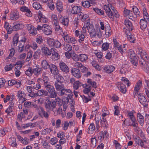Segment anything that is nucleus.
<instances>
[{
    "mask_svg": "<svg viewBox=\"0 0 149 149\" xmlns=\"http://www.w3.org/2000/svg\"><path fill=\"white\" fill-rule=\"evenodd\" d=\"M87 55L84 54H80L79 55V60L81 62H85L88 58Z\"/></svg>",
    "mask_w": 149,
    "mask_h": 149,
    "instance_id": "obj_29",
    "label": "nucleus"
},
{
    "mask_svg": "<svg viewBox=\"0 0 149 149\" xmlns=\"http://www.w3.org/2000/svg\"><path fill=\"white\" fill-rule=\"evenodd\" d=\"M27 28L29 33L34 36L37 33V31L36 28L30 24H28L27 25Z\"/></svg>",
    "mask_w": 149,
    "mask_h": 149,
    "instance_id": "obj_8",
    "label": "nucleus"
},
{
    "mask_svg": "<svg viewBox=\"0 0 149 149\" xmlns=\"http://www.w3.org/2000/svg\"><path fill=\"white\" fill-rule=\"evenodd\" d=\"M44 86L46 90V91L48 92V93H50L51 91L55 89L53 86L49 84H45Z\"/></svg>",
    "mask_w": 149,
    "mask_h": 149,
    "instance_id": "obj_31",
    "label": "nucleus"
},
{
    "mask_svg": "<svg viewBox=\"0 0 149 149\" xmlns=\"http://www.w3.org/2000/svg\"><path fill=\"white\" fill-rule=\"evenodd\" d=\"M137 118L141 125L143 126L144 122V118L143 116L141 113H138L137 115Z\"/></svg>",
    "mask_w": 149,
    "mask_h": 149,
    "instance_id": "obj_26",
    "label": "nucleus"
},
{
    "mask_svg": "<svg viewBox=\"0 0 149 149\" xmlns=\"http://www.w3.org/2000/svg\"><path fill=\"white\" fill-rule=\"evenodd\" d=\"M17 119L20 121L21 122L22 121V118H25V115L24 114V113L22 112H21L19 114L17 115Z\"/></svg>",
    "mask_w": 149,
    "mask_h": 149,
    "instance_id": "obj_52",
    "label": "nucleus"
},
{
    "mask_svg": "<svg viewBox=\"0 0 149 149\" xmlns=\"http://www.w3.org/2000/svg\"><path fill=\"white\" fill-rule=\"evenodd\" d=\"M88 31L91 36L94 37L96 36V33L94 27L92 26H90L88 28Z\"/></svg>",
    "mask_w": 149,
    "mask_h": 149,
    "instance_id": "obj_21",
    "label": "nucleus"
},
{
    "mask_svg": "<svg viewBox=\"0 0 149 149\" xmlns=\"http://www.w3.org/2000/svg\"><path fill=\"white\" fill-rule=\"evenodd\" d=\"M71 57L73 60L75 61H77L79 60L78 56L74 53H73L72 54Z\"/></svg>",
    "mask_w": 149,
    "mask_h": 149,
    "instance_id": "obj_62",
    "label": "nucleus"
},
{
    "mask_svg": "<svg viewBox=\"0 0 149 149\" xmlns=\"http://www.w3.org/2000/svg\"><path fill=\"white\" fill-rule=\"evenodd\" d=\"M74 65L76 68H80L81 72H84L87 70V68L80 62L75 63L74 64Z\"/></svg>",
    "mask_w": 149,
    "mask_h": 149,
    "instance_id": "obj_14",
    "label": "nucleus"
},
{
    "mask_svg": "<svg viewBox=\"0 0 149 149\" xmlns=\"http://www.w3.org/2000/svg\"><path fill=\"white\" fill-rule=\"evenodd\" d=\"M56 8L57 10L59 12H61L62 10V3L61 2H58L56 3Z\"/></svg>",
    "mask_w": 149,
    "mask_h": 149,
    "instance_id": "obj_50",
    "label": "nucleus"
},
{
    "mask_svg": "<svg viewBox=\"0 0 149 149\" xmlns=\"http://www.w3.org/2000/svg\"><path fill=\"white\" fill-rule=\"evenodd\" d=\"M52 130L49 128H46L43 130L42 132V135H46L49 133Z\"/></svg>",
    "mask_w": 149,
    "mask_h": 149,
    "instance_id": "obj_59",
    "label": "nucleus"
},
{
    "mask_svg": "<svg viewBox=\"0 0 149 149\" xmlns=\"http://www.w3.org/2000/svg\"><path fill=\"white\" fill-rule=\"evenodd\" d=\"M104 9L105 11L108 16L111 20H114V17L118 18L119 15L116 10H115L114 8L111 4H108L107 5H105L104 6Z\"/></svg>",
    "mask_w": 149,
    "mask_h": 149,
    "instance_id": "obj_1",
    "label": "nucleus"
},
{
    "mask_svg": "<svg viewBox=\"0 0 149 149\" xmlns=\"http://www.w3.org/2000/svg\"><path fill=\"white\" fill-rule=\"evenodd\" d=\"M32 69L31 68H29L25 72L26 74L29 77H31L33 73Z\"/></svg>",
    "mask_w": 149,
    "mask_h": 149,
    "instance_id": "obj_49",
    "label": "nucleus"
},
{
    "mask_svg": "<svg viewBox=\"0 0 149 149\" xmlns=\"http://www.w3.org/2000/svg\"><path fill=\"white\" fill-rule=\"evenodd\" d=\"M125 24L128 29H130L131 31L132 30V24L129 20H125Z\"/></svg>",
    "mask_w": 149,
    "mask_h": 149,
    "instance_id": "obj_35",
    "label": "nucleus"
},
{
    "mask_svg": "<svg viewBox=\"0 0 149 149\" xmlns=\"http://www.w3.org/2000/svg\"><path fill=\"white\" fill-rule=\"evenodd\" d=\"M59 20L61 23L65 26H67L68 25L69 21L68 18H64L61 17L59 18Z\"/></svg>",
    "mask_w": 149,
    "mask_h": 149,
    "instance_id": "obj_22",
    "label": "nucleus"
},
{
    "mask_svg": "<svg viewBox=\"0 0 149 149\" xmlns=\"http://www.w3.org/2000/svg\"><path fill=\"white\" fill-rule=\"evenodd\" d=\"M24 27V25L22 24H18L13 26V29L15 31H17L22 29Z\"/></svg>",
    "mask_w": 149,
    "mask_h": 149,
    "instance_id": "obj_36",
    "label": "nucleus"
},
{
    "mask_svg": "<svg viewBox=\"0 0 149 149\" xmlns=\"http://www.w3.org/2000/svg\"><path fill=\"white\" fill-rule=\"evenodd\" d=\"M49 93V97L50 98H56L57 96V93L55 89L52 90V91H51L50 93Z\"/></svg>",
    "mask_w": 149,
    "mask_h": 149,
    "instance_id": "obj_42",
    "label": "nucleus"
},
{
    "mask_svg": "<svg viewBox=\"0 0 149 149\" xmlns=\"http://www.w3.org/2000/svg\"><path fill=\"white\" fill-rule=\"evenodd\" d=\"M130 61L134 65L136 66L138 64V60L136 57L130 58Z\"/></svg>",
    "mask_w": 149,
    "mask_h": 149,
    "instance_id": "obj_48",
    "label": "nucleus"
},
{
    "mask_svg": "<svg viewBox=\"0 0 149 149\" xmlns=\"http://www.w3.org/2000/svg\"><path fill=\"white\" fill-rule=\"evenodd\" d=\"M47 102L45 103V108L48 111H52L54 112L56 106V102L54 101H51L49 99L47 100Z\"/></svg>",
    "mask_w": 149,
    "mask_h": 149,
    "instance_id": "obj_3",
    "label": "nucleus"
},
{
    "mask_svg": "<svg viewBox=\"0 0 149 149\" xmlns=\"http://www.w3.org/2000/svg\"><path fill=\"white\" fill-rule=\"evenodd\" d=\"M81 3L82 6L85 8H88L91 6L89 2L87 1H82Z\"/></svg>",
    "mask_w": 149,
    "mask_h": 149,
    "instance_id": "obj_43",
    "label": "nucleus"
},
{
    "mask_svg": "<svg viewBox=\"0 0 149 149\" xmlns=\"http://www.w3.org/2000/svg\"><path fill=\"white\" fill-rule=\"evenodd\" d=\"M26 41V39L25 37H23L21 39L18 41L19 47H24L25 43Z\"/></svg>",
    "mask_w": 149,
    "mask_h": 149,
    "instance_id": "obj_39",
    "label": "nucleus"
},
{
    "mask_svg": "<svg viewBox=\"0 0 149 149\" xmlns=\"http://www.w3.org/2000/svg\"><path fill=\"white\" fill-rule=\"evenodd\" d=\"M54 42L55 40L53 39L50 38L47 40L48 44L51 47L53 46Z\"/></svg>",
    "mask_w": 149,
    "mask_h": 149,
    "instance_id": "obj_63",
    "label": "nucleus"
},
{
    "mask_svg": "<svg viewBox=\"0 0 149 149\" xmlns=\"http://www.w3.org/2000/svg\"><path fill=\"white\" fill-rule=\"evenodd\" d=\"M58 94L60 96L66 97L68 101H69V99H71L72 96L73 95L70 90L68 89H65L64 88L61 91H59Z\"/></svg>",
    "mask_w": 149,
    "mask_h": 149,
    "instance_id": "obj_2",
    "label": "nucleus"
},
{
    "mask_svg": "<svg viewBox=\"0 0 149 149\" xmlns=\"http://www.w3.org/2000/svg\"><path fill=\"white\" fill-rule=\"evenodd\" d=\"M138 97L139 101L144 107H146L148 105L147 100L143 95L139 94L138 95Z\"/></svg>",
    "mask_w": 149,
    "mask_h": 149,
    "instance_id": "obj_5",
    "label": "nucleus"
},
{
    "mask_svg": "<svg viewBox=\"0 0 149 149\" xmlns=\"http://www.w3.org/2000/svg\"><path fill=\"white\" fill-rule=\"evenodd\" d=\"M56 49H54V50H52V58L54 60H57L59 58L58 54L56 51Z\"/></svg>",
    "mask_w": 149,
    "mask_h": 149,
    "instance_id": "obj_33",
    "label": "nucleus"
},
{
    "mask_svg": "<svg viewBox=\"0 0 149 149\" xmlns=\"http://www.w3.org/2000/svg\"><path fill=\"white\" fill-rule=\"evenodd\" d=\"M100 124L103 127H106L107 124V122L105 118H103L101 119L100 121Z\"/></svg>",
    "mask_w": 149,
    "mask_h": 149,
    "instance_id": "obj_55",
    "label": "nucleus"
},
{
    "mask_svg": "<svg viewBox=\"0 0 149 149\" xmlns=\"http://www.w3.org/2000/svg\"><path fill=\"white\" fill-rule=\"evenodd\" d=\"M10 17L11 19L13 20H15L19 17V13L15 11L12 12L10 15Z\"/></svg>",
    "mask_w": 149,
    "mask_h": 149,
    "instance_id": "obj_20",
    "label": "nucleus"
},
{
    "mask_svg": "<svg viewBox=\"0 0 149 149\" xmlns=\"http://www.w3.org/2000/svg\"><path fill=\"white\" fill-rule=\"evenodd\" d=\"M128 56L130 58L136 57L135 53L132 49H130L128 52Z\"/></svg>",
    "mask_w": 149,
    "mask_h": 149,
    "instance_id": "obj_46",
    "label": "nucleus"
},
{
    "mask_svg": "<svg viewBox=\"0 0 149 149\" xmlns=\"http://www.w3.org/2000/svg\"><path fill=\"white\" fill-rule=\"evenodd\" d=\"M59 64L60 69L63 72L65 73H68L69 72V68L65 63L63 62H60Z\"/></svg>",
    "mask_w": 149,
    "mask_h": 149,
    "instance_id": "obj_11",
    "label": "nucleus"
},
{
    "mask_svg": "<svg viewBox=\"0 0 149 149\" xmlns=\"http://www.w3.org/2000/svg\"><path fill=\"white\" fill-rule=\"evenodd\" d=\"M38 80H40L42 82L43 81L44 83V86H45V85L46 84H49L48 83V80H49V78L47 76H44L43 77V78L42 79H41L40 78L38 79Z\"/></svg>",
    "mask_w": 149,
    "mask_h": 149,
    "instance_id": "obj_44",
    "label": "nucleus"
},
{
    "mask_svg": "<svg viewBox=\"0 0 149 149\" xmlns=\"http://www.w3.org/2000/svg\"><path fill=\"white\" fill-rule=\"evenodd\" d=\"M142 86V82L139 80L136 84L134 87V90L135 95H137L138 92Z\"/></svg>",
    "mask_w": 149,
    "mask_h": 149,
    "instance_id": "obj_18",
    "label": "nucleus"
},
{
    "mask_svg": "<svg viewBox=\"0 0 149 149\" xmlns=\"http://www.w3.org/2000/svg\"><path fill=\"white\" fill-rule=\"evenodd\" d=\"M87 81L88 84V87L96 88V83L95 82L92 81L90 79H88Z\"/></svg>",
    "mask_w": 149,
    "mask_h": 149,
    "instance_id": "obj_38",
    "label": "nucleus"
},
{
    "mask_svg": "<svg viewBox=\"0 0 149 149\" xmlns=\"http://www.w3.org/2000/svg\"><path fill=\"white\" fill-rule=\"evenodd\" d=\"M93 10L99 15H102L104 14V12L102 10L97 8H93Z\"/></svg>",
    "mask_w": 149,
    "mask_h": 149,
    "instance_id": "obj_56",
    "label": "nucleus"
},
{
    "mask_svg": "<svg viewBox=\"0 0 149 149\" xmlns=\"http://www.w3.org/2000/svg\"><path fill=\"white\" fill-rule=\"evenodd\" d=\"M95 129V127L94 124L93 123H91L90 124L88 128V133L90 134L92 133V132Z\"/></svg>",
    "mask_w": 149,
    "mask_h": 149,
    "instance_id": "obj_45",
    "label": "nucleus"
},
{
    "mask_svg": "<svg viewBox=\"0 0 149 149\" xmlns=\"http://www.w3.org/2000/svg\"><path fill=\"white\" fill-rule=\"evenodd\" d=\"M117 87L118 89L122 93H125L126 92V89L124 84L121 82L118 83L117 84Z\"/></svg>",
    "mask_w": 149,
    "mask_h": 149,
    "instance_id": "obj_15",
    "label": "nucleus"
},
{
    "mask_svg": "<svg viewBox=\"0 0 149 149\" xmlns=\"http://www.w3.org/2000/svg\"><path fill=\"white\" fill-rule=\"evenodd\" d=\"M42 31L45 34L49 35L52 33V28L47 24H44L43 25Z\"/></svg>",
    "mask_w": 149,
    "mask_h": 149,
    "instance_id": "obj_6",
    "label": "nucleus"
},
{
    "mask_svg": "<svg viewBox=\"0 0 149 149\" xmlns=\"http://www.w3.org/2000/svg\"><path fill=\"white\" fill-rule=\"evenodd\" d=\"M40 107V109L41 111V113L42 115V116L40 113H39V114L40 116L41 117H44L46 119L48 118L49 117V115L48 113L44 111V109L42 107Z\"/></svg>",
    "mask_w": 149,
    "mask_h": 149,
    "instance_id": "obj_28",
    "label": "nucleus"
},
{
    "mask_svg": "<svg viewBox=\"0 0 149 149\" xmlns=\"http://www.w3.org/2000/svg\"><path fill=\"white\" fill-rule=\"evenodd\" d=\"M63 48L64 50L68 52L70 51L72 49V46L70 45L67 43H64V44Z\"/></svg>",
    "mask_w": 149,
    "mask_h": 149,
    "instance_id": "obj_34",
    "label": "nucleus"
},
{
    "mask_svg": "<svg viewBox=\"0 0 149 149\" xmlns=\"http://www.w3.org/2000/svg\"><path fill=\"white\" fill-rule=\"evenodd\" d=\"M74 65L76 68H80L81 72H84L87 70V68L80 62L75 63L74 64Z\"/></svg>",
    "mask_w": 149,
    "mask_h": 149,
    "instance_id": "obj_13",
    "label": "nucleus"
},
{
    "mask_svg": "<svg viewBox=\"0 0 149 149\" xmlns=\"http://www.w3.org/2000/svg\"><path fill=\"white\" fill-rule=\"evenodd\" d=\"M72 74L75 77L77 78H80L81 75L79 69L77 68H73L71 70Z\"/></svg>",
    "mask_w": 149,
    "mask_h": 149,
    "instance_id": "obj_10",
    "label": "nucleus"
},
{
    "mask_svg": "<svg viewBox=\"0 0 149 149\" xmlns=\"http://www.w3.org/2000/svg\"><path fill=\"white\" fill-rule=\"evenodd\" d=\"M18 37L17 36H15L13 38V45L16 46L17 45V43L18 42Z\"/></svg>",
    "mask_w": 149,
    "mask_h": 149,
    "instance_id": "obj_58",
    "label": "nucleus"
},
{
    "mask_svg": "<svg viewBox=\"0 0 149 149\" xmlns=\"http://www.w3.org/2000/svg\"><path fill=\"white\" fill-rule=\"evenodd\" d=\"M114 67L112 65L105 66L104 68V71L108 73H110L115 70Z\"/></svg>",
    "mask_w": 149,
    "mask_h": 149,
    "instance_id": "obj_19",
    "label": "nucleus"
},
{
    "mask_svg": "<svg viewBox=\"0 0 149 149\" xmlns=\"http://www.w3.org/2000/svg\"><path fill=\"white\" fill-rule=\"evenodd\" d=\"M41 54V52L40 50H38L34 53L33 55L34 58L37 59L40 56Z\"/></svg>",
    "mask_w": 149,
    "mask_h": 149,
    "instance_id": "obj_54",
    "label": "nucleus"
},
{
    "mask_svg": "<svg viewBox=\"0 0 149 149\" xmlns=\"http://www.w3.org/2000/svg\"><path fill=\"white\" fill-rule=\"evenodd\" d=\"M81 86L80 83L79 82V81H77L74 83L73 86L74 89L77 90Z\"/></svg>",
    "mask_w": 149,
    "mask_h": 149,
    "instance_id": "obj_61",
    "label": "nucleus"
},
{
    "mask_svg": "<svg viewBox=\"0 0 149 149\" xmlns=\"http://www.w3.org/2000/svg\"><path fill=\"white\" fill-rule=\"evenodd\" d=\"M100 133L101 139H104L105 137L108 138L109 136V134L107 131H104V132L101 131Z\"/></svg>",
    "mask_w": 149,
    "mask_h": 149,
    "instance_id": "obj_40",
    "label": "nucleus"
},
{
    "mask_svg": "<svg viewBox=\"0 0 149 149\" xmlns=\"http://www.w3.org/2000/svg\"><path fill=\"white\" fill-rule=\"evenodd\" d=\"M33 7L36 10H38L42 8L41 6L39 3L37 2H34L33 4Z\"/></svg>",
    "mask_w": 149,
    "mask_h": 149,
    "instance_id": "obj_51",
    "label": "nucleus"
},
{
    "mask_svg": "<svg viewBox=\"0 0 149 149\" xmlns=\"http://www.w3.org/2000/svg\"><path fill=\"white\" fill-rule=\"evenodd\" d=\"M134 141L136 143L141 147L143 148L145 147L143 142L140 139L136 138L134 139Z\"/></svg>",
    "mask_w": 149,
    "mask_h": 149,
    "instance_id": "obj_32",
    "label": "nucleus"
},
{
    "mask_svg": "<svg viewBox=\"0 0 149 149\" xmlns=\"http://www.w3.org/2000/svg\"><path fill=\"white\" fill-rule=\"evenodd\" d=\"M41 50L43 55L46 56H50L51 54L52 50H54V48H51L50 50L45 45H43L41 46Z\"/></svg>",
    "mask_w": 149,
    "mask_h": 149,
    "instance_id": "obj_4",
    "label": "nucleus"
},
{
    "mask_svg": "<svg viewBox=\"0 0 149 149\" xmlns=\"http://www.w3.org/2000/svg\"><path fill=\"white\" fill-rule=\"evenodd\" d=\"M24 92L19 91L18 92L17 94V97L19 98V100L21 103H23L26 100V98L24 97Z\"/></svg>",
    "mask_w": 149,
    "mask_h": 149,
    "instance_id": "obj_12",
    "label": "nucleus"
},
{
    "mask_svg": "<svg viewBox=\"0 0 149 149\" xmlns=\"http://www.w3.org/2000/svg\"><path fill=\"white\" fill-rule=\"evenodd\" d=\"M41 65L42 68L45 69L49 68L50 65L45 60H43L42 61Z\"/></svg>",
    "mask_w": 149,
    "mask_h": 149,
    "instance_id": "obj_30",
    "label": "nucleus"
},
{
    "mask_svg": "<svg viewBox=\"0 0 149 149\" xmlns=\"http://www.w3.org/2000/svg\"><path fill=\"white\" fill-rule=\"evenodd\" d=\"M96 144V139L95 138H92L91 140V146L92 147H95Z\"/></svg>",
    "mask_w": 149,
    "mask_h": 149,
    "instance_id": "obj_60",
    "label": "nucleus"
},
{
    "mask_svg": "<svg viewBox=\"0 0 149 149\" xmlns=\"http://www.w3.org/2000/svg\"><path fill=\"white\" fill-rule=\"evenodd\" d=\"M42 69L36 66V68L32 69L33 73L36 75H39L42 72Z\"/></svg>",
    "mask_w": 149,
    "mask_h": 149,
    "instance_id": "obj_23",
    "label": "nucleus"
},
{
    "mask_svg": "<svg viewBox=\"0 0 149 149\" xmlns=\"http://www.w3.org/2000/svg\"><path fill=\"white\" fill-rule=\"evenodd\" d=\"M9 143L12 147H16L17 146L15 140L13 138H10L9 139Z\"/></svg>",
    "mask_w": 149,
    "mask_h": 149,
    "instance_id": "obj_41",
    "label": "nucleus"
},
{
    "mask_svg": "<svg viewBox=\"0 0 149 149\" xmlns=\"http://www.w3.org/2000/svg\"><path fill=\"white\" fill-rule=\"evenodd\" d=\"M38 96L44 97L48 95V92L46 90L41 89L38 91L37 92Z\"/></svg>",
    "mask_w": 149,
    "mask_h": 149,
    "instance_id": "obj_24",
    "label": "nucleus"
},
{
    "mask_svg": "<svg viewBox=\"0 0 149 149\" xmlns=\"http://www.w3.org/2000/svg\"><path fill=\"white\" fill-rule=\"evenodd\" d=\"M36 42L38 44H40L43 42V39L42 37L40 35H38L37 36L36 38Z\"/></svg>",
    "mask_w": 149,
    "mask_h": 149,
    "instance_id": "obj_47",
    "label": "nucleus"
},
{
    "mask_svg": "<svg viewBox=\"0 0 149 149\" xmlns=\"http://www.w3.org/2000/svg\"><path fill=\"white\" fill-rule=\"evenodd\" d=\"M148 22H146V21L144 20H143V19L140 20V28L142 30H144L146 28Z\"/></svg>",
    "mask_w": 149,
    "mask_h": 149,
    "instance_id": "obj_25",
    "label": "nucleus"
},
{
    "mask_svg": "<svg viewBox=\"0 0 149 149\" xmlns=\"http://www.w3.org/2000/svg\"><path fill=\"white\" fill-rule=\"evenodd\" d=\"M140 58L139 59V63L141 64L143 66H145L146 65L147 62H148L147 61L148 60V58L146 56H140Z\"/></svg>",
    "mask_w": 149,
    "mask_h": 149,
    "instance_id": "obj_16",
    "label": "nucleus"
},
{
    "mask_svg": "<svg viewBox=\"0 0 149 149\" xmlns=\"http://www.w3.org/2000/svg\"><path fill=\"white\" fill-rule=\"evenodd\" d=\"M145 81L147 86L145 88V90L147 96L149 98V81L146 80Z\"/></svg>",
    "mask_w": 149,
    "mask_h": 149,
    "instance_id": "obj_37",
    "label": "nucleus"
},
{
    "mask_svg": "<svg viewBox=\"0 0 149 149\" xmlns=\"http://www.w3.org/2000/svg\"><path fill=\"white\" fill-rule=\"evenodd\" d=\"M49 8L52 10H53L54 9V6L53 2L52 1L49 2L47 5Z\"/></svg>",
    "mask_w": 149,
    "mask_h": 149,
    "instance_id": "obj_64",
    "label": "nucleus"
},
{
    "mask_svg": "<svg viewBox=\"0 0 149 149\" xmlns=\"http://www.w3.org/2000/svg\"><path fill=\"white\" fill-rule=\"evenodd\" d=\"M111 28L109 25H108L105 27V35L109 36L111 32Z\"/></svg>",
    "mask_w": 149,
    "mask_h": 149,
    "instance_id": "obj_53",
    "label": "nucleus"
},
{
    "mask_svg": "<svg viewBox=\"0 0 149 149\" xmlns=\"http://www.w3.org/2000/svg\"><path fill=\"white\" fill-rule=\"evenodd\" d=\"M50 72L53 74L58 75L59 72L57 66L51 64L49 68Z\"/></svg>",
    "mask_w": 149,
    "mask_h": 149,
    "instance_id": "obj_7",
    "label": "nucleus"
},
{
    "mask_svg": "<svg viewBox=\"0 0 149 149\" xmlns=\"http://www.w3.org/2000/svg\"><path fill=\"white\" fill-rule=\"evenodd\" d=\"M81 7L77 6H75L72 7L71 13L74 14L78 13L81 11Z\"/></svg>",
    "mask_w": 149,
    "mask_h": 149,
    "instance_id": "obj_27",
    "label": "nucleus"
},
{
    "mask_svg": "<svg viewBox=\"0 0 149 149\" xmlns=\"http://www.w3.org/2000/svg\"><path fill=\"white\" fill-rule=\"evenodd\" d=\"M56 89L57 91H61L64 88L63 84L59 80H57L55 83Z\"/></svg>",
    "mask_w": 149,
    "mask_h": 149,
    "instance_id": "obj_9",
    "label": "nucleus"
},
{
    "mask_svg": "<svg viewBox=\"0 0 149 149\" xmlns=\"http://www.w3.org/2000/svg\"><path fill=\"white\" fill-rule=\"evenodd\" d=\"M94 105L95 106L93 107L92 108V111L93 114L94 115L97 112L98 110L99 109V105L98 102L97 101H95L94 102Z\"/></svg>",
    "mask_w": 149,
    "mask_h": 149,
    "instance_id": "obj_17",
    "label": "nucleus"
},
{
    "mask_svg": "<svg viewBox=\"0 0 149 149\" xmlns=\"http://www.w3.org/2000/svg\"><path fill=\"white\" fill-rule=\"evenodd\" d=\"M63 36L64 39V41L68 43L70 37L68 34H65L64 33H63Z\"/></svg>",
    "mask_w": 149,
    "mask_h": 149,
    "instance_id": "obj_57",
    "label": "nucleus"
}]
</instances>
